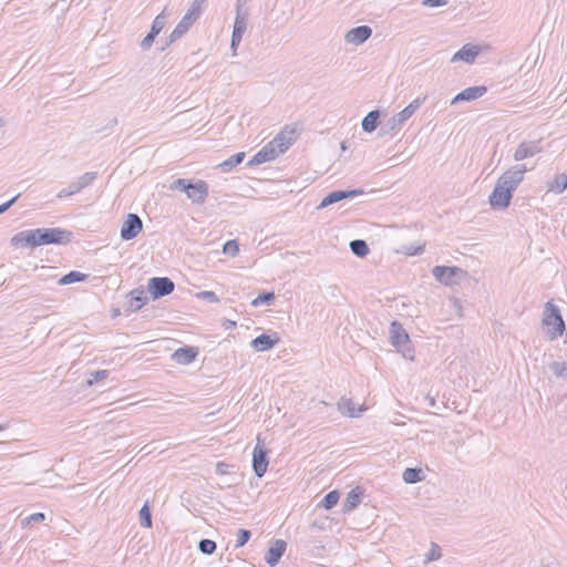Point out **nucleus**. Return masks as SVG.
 Returning <instances> with one entry per match:
<instances>
[{
	"label": "nucleus",
	"mask_w": 567,
	"mask_h": 567,
	"mask_svg": "<svg viewBox=\"0 0 567 567\" xmlns=\"http://www.w3.org/2000/svg\"><path fill=\"white\" fill-rule=\"evenodd\" d=\"M526 171L525 165L517 164L499 176L488 198L493 208H507L509 206L513 193L523 182Z\"/></svg>",
	"instance_id": "f03ea898"
},
{
	"label": "nucleus",
	"mask_w": 567,
	"mask_h": 567,
	"mask_svg": "<svg viewBox=\"0 0 567 567\" xmlns=\"http://www.w3.org/2000/svg\"><path fill=\"white\" fill-rule=\"evenodd\" d=\"M279 341L277 333H261L251 340L250 346L258 352H265L272 349Z\"/></svg>",
	"instance_id": "6ab92c4d"
},
{
	"label": "nucleus",
	"mask_w": 567,
	"mask_h": 567,
	"mask_svg": "<svg viewBox=\"0 0 567 567\" xmlns=\"http://www.w3.org/2000/svg\"><path fill=\"white\" fill-rule=\"evenodd\" d=\"M20 197V194H17L16 196H13L11 199H9L8 202L3 203L0 205V214L7 212L16 202L17 199Z\"/></svg>",
	"instance_id": "09e8293b"
},
{
	"label": "nucleus",
	"mask_w": 567,
	"mask_h": 567,
	"mask_svg": "<svg viewBox=\"0 0 567 567\" xmlns=\"http://www.w3.org/2000/svg\"><path fill=\"white\" fill-rule=\"evenodd\" d=\"M229 467L230 465L224 463V462H218L217 465H216V473L219 474V475H225V474H228L229 473Z\"/></svg>",
	"instance_id": "8fccbe9b"
},
{
	"label": "nucleus",
	"mask_w": 567,
	"mask_h": 567,
	"mask_svg": "<svg viewBox=\"0 0 567 567\" xmlns=\"http://www.w3.org/2000/svg\"><path fill=\"white\" fill-rule=\"evenodd\" d=\"M247 29L246 14L241 13L240 7L237 6L236 18L234 22L233 31H237L238 33H245Z\"/></svg>",
	"instance_id": "c9c22d12"
},
{
	"label": "nucleus",
	"mask_w": 567,
	"mask_h": 567,
	"mask_svg": "<svg viewBox=\"0 0 567 567\" xmlns=\"http://www.w3.org/2000/svg\"><path fill=\"white\" fill-rule=\"evenodd\" d=\"M381 111L372 110L362 120V130L367 133L374 132L380 125Z\"/></svg>",
	"instance_id": "b1692460"
},
{
	"label": "nucleus",
	"mask_w": 567,
	"mask_h": 567,
	"mask_svg": "<svg viewBox=\"0 0 567 567\" xmlns=\"http://www.w3.org/2000/svg\"><path fill=\"white\" fill-rule=\"evenodd\" d=\"M276 299V296H275V292L274 291H264L261 293H259L252 301H251V305L254 307H260V306H264V305H271Z\"/></svg>",
	"instance_id": "2f4dec72"
},
{
	"label": "nucleus",
	"mask_w": 567,
	"mask_h": 567,
	"mask_svg": "<svg viewBox=\"0 0 567 567\" xmlns=\"http://www.w3.org/2000/svg\"><path fill=\"white\" fill-rule=\"evenodd\" d=\"M286 548H287V543L285 540L276 539L270 545V547L268 548V550L265 555L266 563L271 567L276 566L280 561L281 557L284 556Z\"/></svg>",
	"instance_id": "f3484780"
},
{
	"label": "nucleus",
	"mask_w": 567,
	"mask_h": 567,
	"mask_svg": "<svg viewBox=\"0 0 567 567\" xmlns=\"http://www.w3.org/2000/svg\"><path fill=\"white\" fill-rule=\"evenodd\" d=\"M44 519H45V514L39 512V513H33V514L27 516L24 519H22L21 524H22V526H28L33 523H42Z\"/></svg>",
	"instance_id": "ea45409f"
},
{
	"label": "nucleus",
	"mask_w": 567,
	"mask_h": 567,
	"mask_svg": "<svg viewBox=\"0 0 567 567\" xmlns=\"http://www.w3.org/2000/svg\"><path fill=\"white\" fill-rule=\"evenodd\" d=\"M441 557V548L433 544L431 550L426 554V561H434Z\"/></svg>",
	"instance_id": "c03bdc74"
},
{
	"label": "nucleus",
	"mask_w": 567,
	"mask_h": 567,
	"mask_svg": "<svg viewBox=\"0 0 567 567\" xmlns=\"http://www.w3.org/2000/svg\"><path fill=\"white\" fill-rule=\"evenodd\" d=\"M349 246L352 254L359 258H364L370 252V248L363 239H353Z\"/></svg>",
	"instance_id": "c756f323"
},
{
	"label": "nucleus",
	"mask_w": 567,
	"mask_h": 567,
	"mask_svg": "<svg viewBox=\"0 0 567 567\" xmlns=\"http://www.w3.org/2000/svg\"><path fill=\"white\" fill-rule=\"evenodd\" d=\"M72 233L63 228H35L16 234L10 243L13 247L35 248L44 245H65Z\"/></svg>",
	"instance_id": "f257e3e1"
},
{
	"label": "nucleus",
	"mask_w": 567,
	"mask_h": 567,
	"mask_svg": "<svg viewBox=\"0 0 567 567\" xmlns=\"http://www.w3.org/2000/svg\"><path fill=\"white\" fill-rule=\"evenodd\" d=\"M363 491L360 487L351 489L343 502V512L348 513L358 507L361 503Z\"/></svg>",
	"instance_id": "a878e982"
},
{
	"label": "nucleus",
	"mask_w": 567,
	"mask_h": 567,
	"mask_svg": "<svg viewBox=\"0 0 567 567\" xmlns=\"http://www.w3.org/2000/svg\"><path fill=\"white\" fill-rule=\"evenodd\" d=\"M433 277L445 286H452L458 284L467 272L456 266H435L432 269Z\"/></svg>",
	"instance_id": "6e6552de"
},
{
	"label": "nucleus",
	"mask_w": 567,
	"mask_h": 567,
	"mask_svg": "<svg viewBox=\"0 0 567 567\" xmlns=\"http://www.w3.org/2000/svg\"><path fill=\"white\" fill-rule=\"evenodd\" d=\"M207 0H194V2L190 4L189 9L187 10L188 13L199 19L202 14V6L206 3Z\"/></svg>",
	"instance_id": "a19ab883"
},
{
	"label": "nucleus",
	"mask_w": 567,
	"mask_h": 567,
	"mask_svg": "<svg viewBox=\"0 0 567 567\" xmlns=\"http://www.w3.org/2000/svg\"><path fill=\"white\" fill-rule=\"evenodd\" d=\"M268 450L260 444V440L252 451V471L257 477H262L268 468Z\"/></svg>",
	"instance_id": "9b49d317"
},
{
	"label": "nucleus",
	"mask_w": 567,
	"mask_h": 567,
	"mask_svg": "<svg viewBox=\"0 0 567 567\" xmlns=\"http://www.w3.org/2000/svg\"><path fill=\"white\" fill-rule=\"evenodd\" d=\"M224 327L225 329H234L236 328V322L231 320H225Z\"/></svg>",
	"instance_id": "3c124183"
},
{
	"label": "nucleus",
	"mask_w": 567,
	"mask_h": 567,
	"mask_svg": "<svg viewBox=\"0 0 567 567\" xmlns=\"http://www.w3.org/2000/svg\"><path fill=\"white\" fill-rule=\"evenodd\" d=\"M243 35H244L243 33H238L237 31H233V33H231L230 48H231L234 54H236V52H237V48L241 42Z\"/></svg>",
	"instance_id": "37998d69"
},
{
	"label": "nucleus",
	"mask_w": 567,
	"mask_h": 567,
	"mask_svg": "<svg viewBox=\"0 0 567 567\" xmlns=\"http://www.w3.org/2000/svg\"><path fill=\"white\" fill-rule=\"evenodd\" d=\"M542 141H523L518 144L516 151L514 152V159L516 162H520L525 158L533 157L534 155L540 153L543 147L540 145Z\"/></svg>",
	"instance_id": "4468645a"
},
{
	"label": "nucleus",
	"mask_w": 567,
	"mask_h": 567,
	"mask_svg": "<svg viewBox=\"0 0 567 567\" xmlns=\"http://www.w3.org/2000/svg\"><path fill=\"white\" fill-rule=\"evenodd\" d=\"M198 19L186 12L168 37L166 47L182 38Z\"/></svg>",
	"instance_id": "dca6fc26"
},
{
	"label": "nucleus",
	"mask_w": 567,
	"mask_h": 567,
	"mask_svg": "<svg viewBox=\"0 0 567 567\" xmlns=\"http://www.w3.org/2000/svg\"><path fill=\"white\" fill-rule=\"evenodd\" d=\"M426 95L422 97H416L413 100L408 106H405L402 111L393 115L390 120H388L381 127L382 134H389L395 128L400 127L405 121H408L426 101Z\"/></svg>",
	"instance_id": "0eeeda50"
},
{
	"label": "nucleus",
	"mask_w": 567,
	"mask_h": 567,
	"mask_svg": "<svg viewBox=\"0 0 567 567\" xmlns=\"http://www.w3.org/2000/svg\"><path fill=\"white\" fill-rule=\"evenodd\" d=\"M216 548H217L216 543L214 540H212V539H208V538L200 539L199 543H198L199 551L205 554V555L214 554Z\"/></svg>",
	"instance_id": "e433bc0d"
},
{
	"label": "nucleus",
	"mask_w": 567,
	"mask_h": 567,
	"mask_svg": "<svg viewBox=\"0 0 567 567\" xmlns=\"http://www.w3.org/2000/svg\"><path fill=\"white\" fill-rule=\"evenodd\" d=\"M198 297L206 299L209 302H218L219 301L217 295L214 291H207V290L202 291L198 293Z\"/></svg>",
	"instance_id": "a18cd8bd"
},
{
	"label": "nucleus",
	"mask_w": 567,
	"mask_h": 567,
	"mask_svg": "<svg viewBox=\"0 0 567 567\" xmlns=\"http://www.w3.org/2000/svg\"><path fill=\"white\" fill-rule=\"evenodd\" d=\"M430 406H435V400L433 398L429 399Z\"/></svg>",
	"instance_id": "603ef678"
},
{
	"label": "nucleus",
	"mask_w": 567,
	"mask_h": 567,
	"mask_svg": "<svg viewBox=\"0 0 567 567\" xmlns=\"http://www.w3.org/2000/svg\"><path fill=\"white\" fill-rule=\"evenodd\" d=\"M478 53V47L465 44L452 56V62L463 61L465 63H473Z\"/></svg>",
	"instance_id": "5701e85b"
},
{
	"label": "nucleus",
	"mask_w": 567,
	"mask_h": 567,
	"mask_svg": "<svg viewBox=\"0 0 567 567\" xmlns=\"http://www.w3.org/2000/svg\"><path fill=\"white\" fill-rule=\"evenodd\" d=\"M424 250V247L423 246H413V245H410V246H406L404 248V252L409 256H414V255H420L422 254Z\"/></svg>",
	"instance_id": "49530a36"
},
{
	"label": "nucleus",
	"mask_w": 567,
	"mask_h": 567,
	"mask_svg": "<svg viewBox=\"0 0 567 567\" xmlns=\"http://www.w3.org/2000/svg\"><path fill=\"white\" fill-rule=\"evenodd\" d=\"M174 289L175 284L168 277H152L147 282V291L153 300L171 295Z\"/></svg>",
	"instance_id": "1a4fd4ad"
},
{
	"label": "nucleus",
	"mask_w": 567,
	"mask_h": 567,
	"mask_svg": "<svg viewBox=\"0 0 567 567\" xmlns=\"http://www.w3.org/2000/svg\"><path fill=\"white\" fill-rule=\"evenodd\" d=\"M244 158H245L244 152L236 153V154L231 155L228 159L221 162L219 164V167L221 168L223 172L228 173L234 167L239 165L244 161Z\"/></svg>",
	"instance_id": "7c9ffc66"
},
{
	"label": "nucleus",
	"mask_w": 567,
	"mask_h": 567,
	"mask_svg": "<svg viewBox=\"0 0 567 567\" xmlns=\"http://www.w3.org/2000/svg\"><path fill=\"white\" fill-rule=\"evenodd\" d=\"M128 306L131 311H138L147 303L148 297L145 295L143 287L135 288L127 293Z\"/></svg>",
	"instance_id": "4be33fe9"
},
{
	"label": "nucleus",
	"mask_w": 567,
	"mask_h": 567,
	"mask_svg": "<svg viewBox=\"0 0 567 567\" xmlns=\"http://www.w3.org/2000/svg\"><path fill=\"white\" fill-rule=\"evenodd\" d=\"M548 368L556 378L567 379V362L553 361Z\"/></svg>",
	"instance_id": "f704fd0d"
},
{
	"label": "nucleus",
	"mask_w": 567,
	"mask_h": 567,
	"mask_svg": "<svg viewBox=\"0 0 567 567\" xmlns=\"http://www.w3.org/2000/svg\"><path fill=\"white\" fill-rule=\"evenodd\" d=\"M197 354L198 351L196 348L185 346L175 350L172 358L178 364L186 365L192 363L196 359Z\"/></svg>",
	"instance_id": "412c9836"
},
{
	"label": "nucleus",
	"mask_w": 567,
	"mask_h": 567,
	"mask_svg": "<svg viewBox=\"0 0 567 567\" xmlns=\"http://www.w3.org/2000/svg\"><path fill=\"white\" fill-rule=\"evenodd\" d=\"M487 91V87L484 86V85H480V86H471V87H467L463 91H461L460 93H457L451 101V104H457L460 102H471V101H475L480 97H482Z\"/></svg>",
	"instance_id": "a211bd4d"
},
{
	"label": "nucleus",
	"mask_w": 567,
	"mask_h": 567,
	"mask_svg": "<svg viewBox=\"0 0 567 567\" xmlns=\"http://www.w3.org/2000/svg\"><path fill=\"white\" fill-rule=\"evenodd\" d=\"M169 189L185 193L187 198L197 205L204 204L208 197V184L203 179L193 182L192 179L177 178L171 184Z\"/></svg>",
	"instance_id": "20e7f679"
},
{
	"label": "nucleus",
	"mask_w": 567,
	"mask_h": 567,
	"mask_svg": "<svg viewBox=\"0 0 567 567\" xmlns=\"http://www.w3.org/2000/svg\"><path fill=\"white\" fill-rule=\"evenodd\" d=\"M96 176H97L96 172L84 173L75 182L70 183L68 187L62 188L58 193L56 197L62 199V198L72 196V195L81 192L83 188L91 185L94 182V179L96 178Z\"/></svg>",
	"instance_id": "9d476101"
},
{
	"label": "nucleus",
	"mask_w": 567,
	"mask_h": 567,
	"mask_svg": "<svg viewBox=\"0 0 567 567\" xmlns=\"http://www.w3.org/2000/svg\"><path fill=\"white\" fill-rule=\"evenodd\" d=\"M223 252L231 257L236 256L239 252V245L237 240H227L223 246Z\"/></svg>",
	"instance_id": "4c0bfd02"
},
{
	"label": "nucleus",
	"mask_w": 567,
	"mask_h": 567,
	"mask_svg": "<svg viewBox=\"0 0 567 567\" xmlns=\"http://www.w3.org/2000/svg\"><path fill=\"white\" fill-rule=\"evenodd\" d=\"M364 192L361 188L357 189H338L330 192L327 196L323 197L321 203L318 206V209L326 208L332 204L339 203L347 198H353L355 196L362 195Z\"/></svg>",
	"instance_id": "ddd939ff"
},
{
	"label": "nucleus",
	"mask_w": 567,
	"mask_h": 567,
	"mask_svg": "<svg viewBox=\"0 0 567 567\" xmlns=\"http://www.w3.org/2000/svg\"><path fill=\"white\" fill-rule=\"evenodd\" d=\"M391 343L395 349L402 353L405 359L413 360L414 350L411 347V340L399 321H392L390 324Z\"/></svg>",
	"instance_id": "423d86ee"
},
{
	"label": "nucleus",
	"mask_w": 567,
	"mask_h": 567,
	"mask_svg": "<svg viewBox=\"0 0 567 567\" xmlns=\"http://www.w3.org/2000/svg\"><path fill=\"white\" fill-rule=\"evenodd\" d=\"M447 3V0H423L422 4L430 8L443 7Z\"/></svg>",
	"instance_id": "de8ad7c7"
},
{
	"label": "nucleus",
	"mask_w": 567,
	"mask_h": 567,
	"mask_svg": "<svg viewBox=\"0 0 567 567\" xmlns=\"http://www.w3.org/2000/svg\"><path fill=\"white\" fill-rule=\"evenodd\" d=\"M292 144V138H286L284 133L278 134L272 141L267 143L260 151H258L247 163V166L252 167L262 163L275 159L279 154L285 153Z\"/></svg>",
	"instance_id": "7ed1b4c3"
},
{
	"label": "nucleus",
	"mask_w": 567,
	"mask_h": 567,
	"mask_svg": "<svg viewBox=\"0 0 567 567\" xmlns=\"http://www.w3.org/2000/svg\"><path fill=\"white\" fill-rule=\"evenodd\" d=\"M543 324L548 327L547 337L555 340L563 336L565 322L557 306L548 301L545 307Z\"/></svg>",
	"instance_id": "39448f33"
},
{
	"label": "nucleus",
	"mask_w": 567,
	"mask_h": 567,
	"mask_svg": "<svg viewBox=\"0 0 567 567\" xmlns=\"http://www.w3.org/2000/svg\"><path fill=\"white\" fill-rule=\"evenodd\" d=\"M250 537H251L250 530L244 529V528L239 529L237 533V539H236L235 547H237V548L243 547L244 545H246L248 543Z\"/></svg>",
	"instance_id": "58836bf2"
},
{
	"label": "nucleus",
	"mask_w": 567,
	"mask_h": 567,
	"mask_svg": "<svg viewBox=\"0 0 567 567\" xmlns=\"http://www.w3.org/2000/svg\"><path fill=\"white\" fill-rule=\"evenodd\" d=\"M372 34L369 25H359L349 30L346 34V41L351 44L360 45L364 43Z\"/></svg>",
	"instance_id": "aec40b11"
},
{
	"label": "nucleus",
	"mask_w": 567,
	"mask_h": 567,
	"mask_svg": "<svg viewBox=\"0 0 567 567\" xmlns=\"http://www.w3.org/2000/svg\"><path fill=\"white\" fill-rule=\"evenodd\" d=\"M402 478L406 484H415L424 480V474L422 468L406 467L403 471Z\"/></svg>",
	"instance_id": "cd10ccee"
},
{
	"label": "nucleus",
	"mask_w": 567,
	"mask_h": 567,
	"mask_svg": "<svg viewBox=\"0 0 567 567\" xmlns=\"http://www.w3.org/2000/svg\"><path fill=\"white\" fill-rule=\"evenodd\" d=\"M143 229V221L137 214L130 213L121 227L123 240L134 239Z\"/></svg>",
	"instance_id": "f8f14e48"
},
{
	"label": "nucleus",
	"mask_w": 567,
	"mask_h": 567,
	"mask_svg": "<svg viewBox=\"0 0 567 567\" xmlns=\"http://www.w3.org/2000/svg\"><path fill=\"white\" fill-rule=\"evenodd\" d=\"M567 189V174L559 173L551 181L547 182V192L559 195Z\"/></svg>",
	"instance_id": "393cba45"
},
{
	"label": "nucleus",
	"mask_w": 567,
	"mask_h": 567,
	"mask_svg": "<svg viewBox=\"0 0 567 567\" xmlns=\"http://www.w3.org/2000/svg\"><path fill=\"white\" fill-rule=\"evenodd\" d=\"M89 278L87 274L80 272L78 270H71L59 279V285H71L74 282L85 281Z\"/></svg>",
	"instance_id": "c85d7f7f"
},
{
	"label": "nucleus",
	"mask_w": 567,
	"mask_h": 567,
	"mask_svg": "<svg viewBox=\"0 0 567 567\" xmlns=\"http://www.w3.org/2000/svg\"><path fill=\"white\" fill-rule=\"evenodd\" d=\"M339 498V491H331L322 498V501L320 502V506L323 507L324 509H331L338 504Z\"/></svg>",
	"instance_id": "473e14b6"
},
{
	"label": "nucleus",
	"mask_w": 567,
	"mask_h": 567,
	"mask_svg": "<svg viewBox=\"0 0 567 567\" xmlns=\"http://www.w3.org/2000/svg\"><path fill=\"white\" fill-rule=\"evenodd\" d=\"M338 410L343 415L357 417L360 415V412L364 410V408L357 409L355 404L352 402L351 399L341 398L340 401L338 402Z\"/></svg>",
	"instance_id": "bb28decb"
},
{
	"label": "nucleus",
	"mask_w": 567,
	"mask_h": 567,
	"mask_svg": "<svg viewBox=\"0 0 567 567\" xmlns=\"http://www.w3.org/2000/svg\"><path fill=\"white\" fill-rule=\"evenodd\" d=\"M165 24H166V14H165V12H161L159 14H157L155 17L150 32L141 41V48L143 50H148L152 47L155 38L164 29Z\"/></svg>",
	"instance_id": "2eb2a0df"
},
{
	"label": "nucleus",
	"mask_w": 567,
	"mask_h": 567,
	"mask_svg": "<svg viewBox=\"0 0 567 567\" xmlns=\"http://www.w3.org/2000/svg\"><path fill=\"white\" fill-rule=\"evenodd\" d=\"M107 375H109V371L107 370H96V371L91 373V378L87 380V384L92 385L95 382H99V381H102V380L106 379Z\"/></svg>",
	"instance_id": "79ce46f5"
},
{
	"label": "nucleus",
	"mask_w": 567,
	"mask_h": 567,
	"mask_svg": "<svg viewBox=\"0 0 567 567\" xmlns=\"http://www.w3.org/2000/svg\"><path fill=\"white\" fill-rule=\"evenodd\" d=\"M140 524L142 527L151 528L152 527V512L151 507L148 505V502H146L142 508L140 509Z\"/></svg>",
	"instance_id": "72a5a7b5"
},
{
	"label": "nucleus",
	"mask_w": 567,
	"mask_h": 567,
	"mask_svg": "<svg viewBox=\"0 0 567 567\" xmlns=\"http://www.w3.org/2000/svg\"><path fill=\"white\" fill-rule=\"evenodd\" d=\"M341 150H342V151H346V150H347L346 142H342V143H341Z\"/></svg>",
	"instance_id": "864d4df0"
}]
</instances>
